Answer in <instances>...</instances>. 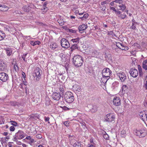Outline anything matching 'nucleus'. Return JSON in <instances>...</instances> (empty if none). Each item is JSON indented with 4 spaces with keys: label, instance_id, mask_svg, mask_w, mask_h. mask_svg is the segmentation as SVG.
I'll return each instance as SVG.
<instances>
[{
    "label": "nucleus",
    "instance_id": "f257e3e1",
    "mask_svg": "<svg viewBox=\"0 0 147 147\" xmlns=\"http://www.w3.org/2000/svg\"><path fill=\"white\" fill-rule=\"evenodd\" d=\"M73 61L74 65L78 67L81 66L82 64V58L80 55L74 56L73 59Z\"/></svg>",
    "mask_w": 147,
    "mask_h": 147
},
{
    "label": "nucleus",
    "instance_id": "f03ea898",
    "mask_svg": "<svg viewBox=\"0 0 147 147\" xmlns=\"http://www.w3.org/2000/svg\"><path fill=\"white\" fill-rule=\"evenodd\" d=\"M64 98L66 102L68 103L72 102L74 100L73 94L70 92H66L64 95Z\"/></svg>",
    "mask_w": 147,
    "mask_h": 147
},
{
    "label": "nucleus",
    "instance_id": "7ed1b4c3",
    "mask_svg": "<svg viewBox=\"0 0 147 147\" xmlns=\"http://www.w3.org/2000/svg\"><path fill=\"white\" fill-rule=\"evenodd\" d=\"M41 70L38 67L36 68L34 70L32 74L34 79L36 81H38L40 78L41 73H42Z\"/></svg>",
    "mask_w": 147,
    "mask_h": 147
},
{
    "label": "nucleus",
    "instance_id": "20e7f679",
    "mask_svg": "<svg viewBox=\"0 0 147 147\" xmlns=\"http://www.w3.org/2000/svg\"><path fill=\"white\" fill-rule=\"evenodd\" d=\"M25 134L24 132L21 130H19L16 133L13 138L14 141H17V140H21L25 137Z\"/></svg>",
    "mask_w": 147,
    "mask_h": 147
},
{
    "label": "nucleus",
    "instance_id": "39448f33",
    "mask_svg": "<svg viewBox=\"0 0 147 147\" xmlns=\"http://www.w3.org/2000/svg\"><path fill=\"white\" fill-rule=\"evenodd\" d=\"M117 75L119 77L121 82H124L126 80L127 76L124 73L120 71L117 73Z\"/></svg>",
    "mask_w": 147,
    "mask_h": 147
},
{
    "label": "nucleus",
    "instance_id": "423d86ee",
    "mask_svg": "<svg viewBox=\"0 0 147 147\" xmlns=\"http://www.w3.org/2000/svg\"><path fill=\"white\" fill-rule=\"evenodd\" d=\"M111 71L109 68H107L103 69L102 71V76L104 77H107V78L108 77L110 78Z\"/></svg>",
    "mask_w": 147,
    "mask_h": 147
},
{
    "label": "nucleus",
    "instance_id": "0eeeda50",
    "mask_svg": "<svg viewBox=\"0 0 147 147\" xmlns=\"http://www.w3.org/2000/svg\"><path fill=\"white\" fill-rule=\"evenodd\" d=\"M62 47L65 48H67L69 47L70 44L67 39L65 38L61 39V41Z\"/></svg>",
    "mask_w": 147,
    "mask_h": 147
},
{
    "label": "nucleus",
    "instance_id": "6e6552de",
    "mask_svg": "<svg viewBox=\"0 0 147 147\" xmlns=\"http://www.w3.org/2000/svg\"><path fill=\"white\" fill-rule=\"evenodd\" d=\"M139 115L140 118L143 121H147V111L140 112Z\"/></svg>",
    "mask_w": 147,
    "mask_h": 147
},
{
    "label": "nucleus",
    "instance_id": "1a4fd4ad",
    "mask_svg": "<svg viewBox=\"0 0 147 147\" xmlns=\"http://www.w3.org/2000/svg\"><path fill=\"white\" fill-rule=\"evenodd\" d=\"M9 78L8 75L4 72L0 73V80L3 82H6Z\"/></svg>",
    "mask_w": 147,
    "mask_h": 147
},
{
    "label": "nucleus",
    "instance_id": "9d476101",
    "mask_svg": "<svg viewBox=\"0 0 147 147\" xmlns=\"http://www.w3.org/2000/svg\"><path fill=\"white\" fill-rule=\"evenodd\" d=\"M136 135L139 136L140 137H144L146 135V131L144 130H136L135 131Z\"/></svg>",
    "mask_w": 147,
    "mask_h": 147
},
{
    "label": "nucleus",
    "instance_id": "9b49d317",
    "mask_svg": "<svg viewBox=\"0 0 147 147\" xmlns=\"http://www.w3.org/2000/svg\"><path fill=\"white\" fill-rule=\"evenodd\" d=\"M106 121L111 122L114 121L115 117L112 114H109L106 115L105 117Z\"/></svg>",
    "mask_w": 147,
    "mask_h": 147
},
{
    "label": "nucleus",
    "instance_id": "f8f14e48",
    "mask_svg": "<svg viewBox=\"0 0 147 147\" xmlns=\"http://www.w3.org/2000/svg\"><path fill=\"white\" fill-rule=\"evenodd\" d=\"M129 73L131 76L134 78L136 77L138 74V71L135 69H131L129 71Z\"/></svg>",
    "mask_w": 147,
    "mask_h": 147
},
{
    "label": "nucleus",
    "instance_id": "ddd939ff",
    "mask_svg": "<svg viewBox=\"0 0 147 147\" xmlns=\"http://www.w3.org/2000/svg\"><path fill=\"white\" fill-rule=\"evenodd\" d=\"M116 45L119 48L122 50H127L128 49V47L126 46H124L121 43L119 42H116Z\"/></svg>",
    "mask_w": 147,
    "mask_h": 147
},
{
    "label": "nucleus",
    "instance_id": "4468645a",
    "mask_svg": "<svg viewBox=\"0 0 147 147\" xmlns=\"http://www.w3.org/2000/svg\"><path fill=\"white\" fill-rule=\"evenodd\" d=\"M120 100L119 97L115 96L113 99V102L114 105L119 106L121 105Z\"/></svg>",
    "mask_w": 147,
    "mask_h": 147
},
{
    "label": "nucleus",
    "instance_id": "2eb2a0df",
    "mask_svg": "<svg viewBox=\"0 0 147 147\" xmlns=\"http://www.w3.org/2000/svg\"><path fill=\"white\" fill-rule=\"evenodd\" d=\"M116 14L120 19H124L127 17V16L125 13H122L121 12L119 11L117 12Z\"/></svg>",
    "mask_w": 147,
    "mask_h": 147
},
{
    "label": "nucleus",
    "instance_id": "dca6fc26",
    "mask_svg": "<svg viewBox=\"0 0 147 147\" xmlns=\"http://www.w3.org/2000/svg\"><path fill=\"white\" fill-rule=\"evenodd\" d=\"M53 99L55 100H59L60 97V94L57 92H54L52 95Z\"/></svg>",
    "mask_w": 147,
    "mask_h": 147
},
{
    "label": "nucleus",
    "instance_id": "f3484780",
    "mask_svg": "<svg viewBox=\"0 0 147 147\" xmlns=\"http://www.w3.org/2000/svg\"><path fill=\"white\" fill-rule=\"evenodd\" d=\"M88 54H90L92 57L96 58L98 57L99 55V53L97 51L94 50L92 51L90 53Z\"/></svg>",
    "mask_w": 147,
    "mask_h": 147
},
{
    "label": "nucleus",
    "instance_id": "a211bd4d",
    "mask_svg": "<svg viewBox=\"0 0 147 147\" xmlns=\"http://www.w3.org/2000/svg\"><path fill=\"white\" fill-rule=\"evenodd\" d=\"M88 27L87 25L85 24H82L78 28L79 31L81 33H82V31L86 29Z\"/></svg>",
    "mask_w": 147,
    "mask_h": 147
},
{
    "label": "nucleus",
    "instance_id": "6ab92c4d",
    "mask_svg": "<svg viewBox=\"0 0 147 147\" xmlns=\"http://www.w3.org/2000/svg\"><path fill=\"white\" fill-rule=\"evenodd\" d=\"M6 67V65L4 62L2 61H0V71H4Z\"/></svg>",
    "mask_w": 147,
    "mask_h": 147
},
{
    "label": "nucleus",
    "instance_id": "aec40b11",
    "mask_svg": "<svg viewBox=\"0 0 147 147\" xmlns=\"http://www.w3.org/2000/svg\"><path fill=\"white\" fill-rule=\"evenodd\" d=\"M4 50L6 51V53L7 56H9L12 54V50L11 48H5Z\"/></svg>",
    "mask_w": 147,
    "mask_h": 147
},
{
    "label": "nucleus",
    "instance_id": "412c9836",
    "mask_svg": "<svg viewBox=\"0 0 147 147\" xmlns=\"http://www.w3.org/2000/svg\"><path fill=\"white\" fill-rule=\"evenodd\" d=\"M110 78H109L106 77H104L102 76V77L101 79L100 82L102 84H105L107 82V80Z\"/></svg>",
    "mask_w": 147,
    "mask_h": 147
},
{
    "label": "nucleus",
    "instance_id": "4be33fe9",
    "mask_svg": "<svg viewBox=\"0 0 147 147\" xmlns=\"http://www.w3.org/2000/svg\"><path fill=\"white\" fill-rule=\"evenodd\" d=\"M57 47V45L54 42H52L50 46V48L53 50H55Z\"/></svg>",
    "mask_w": 147,
    "mask_h": 147
},
{
    "label": "nucleus",
    "instance_id": "5701e85b",
    "mask_svg": "<svg viewBox=\"0 0 147 147\" xmlns=\"http://www.w3.org/2000/svg\"><path fill=\"white\" fill-rule=\"evenodd\" d=\"M119 83L117 82H115L112 84V88L113 89H115L117 88L119 85Z\"/></svg>",
    "mask_w": 147,
    "mask_h": 147
},
{
    "label": "nucleus",
    "instance_id": "b1692460",
    "mask_svg": "<svg viewBox=\"0 0 147 147\" xmlns=\"http://www.w3.org/2000/svg\"><path fill=\"white\" fill-rule=\"evenodd\" d=\"M142 67L145 70H147V59L144 60L142 63Z\"/></svg>",
    "mask_w": 147,
    "mask_h": 147
},
{
    "label": "nucleus",
    "instance_id": "393cba45",
    "mask_svg": "<svg viewBox=\"0 0 147 147\" xmlns=\"http://www.w3.org/2000/svg\"><path fill=\"white\" fill-rule=\"evenodd\" d=\"M22 9L25 12H28L30 9V7L28 6H24Z\"/></svg>",
    "mask_w": 147,
    "mask_h": 147
},
{
    "label": "nucleus",
    "instance_id": "a878e982",
    "mask_svg": "<svg viewBox=\"0 0 147 147\" xmlns=\"http://www.w3.org/2000/svg\"><path fill=\"white\" fill-rule=\"evenodd\" d=\"M118 6L120 7L119 10H121L122 11H123L126 8V7L124 4L122 3L120 5H119Z\"/></svg>",
    "mask_w": 147,
    "mask_h": 147
},
{
    "label": "nucleus",
    "instance_id": "bb28decb",
    "mask_svg": "<svg viewBox=\"0 0 147 147\" xmlns=\"http://www.w3.org/2000/svg\"><path fill=\"white\" fill-rule=\"evenodd\" d=\"M5 37V35L4 32L0 30V41L3 40Z\"/></svg>",
    "mask_w": 147,
    "mask_h": 147
},
{
    "label": "nucleus",
    "instance_id": "cd10ccee",
    "mask_svg": "<svg viewBox=\"0 0 147 147\" xmlns=\"http://www.w3.org/2000/svg\"><path fill=\"white\" fill-rule=\"evenodd\" d=\"M8 9V7L5 5H1V8H0V10L4 11H6Z\"/></svg>",
    "mask_w": 147,
    "mask_h": 147
},
{
    "label": "nucleus",
    "instance_id": "c85d7f7f",
    "mask_svg": "<svg viewBox=\"0 0 147 147\" xmlns=\"http://www.w3.org/2000/svg\"><path fill=\"white\" fill-rule=\"evenodd\" d=\"M40 43V41L37 40L34 42L33 41H30V44L34 46L36 45H39Z\"/></svg>",
    "mask_w": 147,
    "mask_h": 147
},
{
    "label": "nucleus",
    "instance_id": "c756f323",
    "mask_svg": "<svg viewBox=\"0 0 147 147\" xmlns=\"http://www.w3.org/2000/svg\"><path fill=\"white\" fill-rule=\"evenodd\" d=\"M25 139L30 141L31 143H33L34 142V140L32 138L31 136H28L26 137Z\"/></svg>",
    "mask_w": 147,
    "mask_h": 147
},
{
    "label": "nucleus",
    "instance_id": "7c9ffc66",
    "mask_svg": "<svg viewBox=\"0 0 147 147\" xmlns=\"http://www.w3.org/2000/svg\"><path fill=\"white\" fill-rule=\"evenodd\" d=\"M81 144L80 142H76L73 145L74 147H81Z\"/></svg>",
    "mask_w": 147,
    "mask_h": 147
},
{
    "label": "nucleus",
    "instance_id": "2f4dec72",
    "mask_svg": "<svg viewBox=\"0 0 147 147\" xmlns=\"http://www.w3.org/2000/svg\"><path fill=\"white\" fill-rule=\"evenodd\" d=\"M110 1V0H106L102 2L100 4L101 5H105L108 3Z\"/></svg>",
    "mask_w": 147,
    "mask_h": 147
},
{
    "label": "nucleus",
    "instance_id": "473e14b6",
    "mask_svg": "<svg viewBox=\"0 0 147 147\" xmlns=\"http://www.w3.org/2000/svg\"><path fill=\"white\" fill-rule=\"evenodd\" d=\"M79 38H77L75 39H72L71 40V41L72 42H76V43H79Z\"/></svg>",
    "mask_w": 147,
    "mask_h": 147
},
{
    "label": "nucleus",
    "instance_id": "72a5a7b5",
    "mask_svg": "<svg viewBox=\"0 0 147 147\" xmlns=\"http://www.w3.org/2000/svg\"><path fill=\"white\" fill-rule=\"evenodd\" d=\"M97 107L95 106H92V108L90 110L91 112L93 113H94L97 111Z\"/></svg>",
    "mask_w": 147,
    "mask_h": 147
},
{
    "label": "nucleus",
    "instance_id": "f704fd0d",
    "mask_svg": "<svg viewBox=\"0 0 147 147\" xmlns=\"http://www.w3.org/2000/svg\"><path fill=\"white\" fill-rule=\"evenodd\" d=\"M78 49V46L76 44H73L71 47V49L72 50H73L75 49Z\"/></svg>",
    "mask_w": 147,
    "mask_h": 147
},
{
    "label": "nucleus",
    "instance_id": "c9c22d12",
    "mask_svg": "<svg viewBox=\"0 0 147 147\" xmlns=\"http://www.w3.org/2000/svg\"><path fill=\"white\" fill-rule=\"evenodd\" d=\"M22 14L21 11L19 10H16L13 13L14 15H17L18 14Z\"/></svg>",
    "mask_w": 147,
    "mask_h": 147
},
{
    "label": "nucleus",
    "instance_id": "e433bc0d",
    "mask_svg": "<svg viewBox=\"0 0 147 147\" xmlns=\"http://www.w3.org/2000/svg\"><path fill=\"white\" fill-rule=\"evenodd\" d=\"M68 31L69 32L72 33H75L77 32V30H73L72 29H69Z\"/></svg>",
    "mask_w": 147,
    "mask_h": 147
},
{
    "label": "nucleus",
    "instance_id": "4c0bfd02",
    "mask_svg": "<svg viewBox=\"0 0 147 147\" xmlns=\"http://www.w3.org/2000/svg\"><path fill=\"white\" fill-rule=\"evenodd\" d=\"M114 2L116 3H118L119 5H120L123 2L122 0H115L114 1Z\"/></svg>",
    "mask_w": 147,
    "mask_h": 147
},
{
    "label": "nucleus",
    "instance_id": "58836bf2",
    "mask_svg": "<svg viewBox=\"0 0 147 147\" xmlns=\"http://www.w3.org/2000/svg\"><path fill=\"white\" fill-rule=\"evenodd\" d=\"M131 29H132L134 30H135L136 28V25L134 23H132V25L130 27Z\"/></svg>",
    "mask_w": 147,
    "mask_h": 147
},
{
    "label": "nucleus",
    "instance_id": "ea45409f",
    "mask_svg": "<svg viewBox=\"0 0 147 147\" xmlns=\"http://www.w3.org/2000/svg\"><path fill=\"white\" fill-rule=\"evenodd\" d=\"M110 7V9L111 10H112V11H115V12L116 13V14H117V12L118 11H119V10H117L114 7Z\"/></svg>",
    "mask_w": 147,
    "mask_h": 147
},
{
    "label": "nucleus",
    "instance_id": "a19ab883",
    "mask_svg": "<svg viewBox=\"0 0 147 147\" xmlns=\"http://www.w3.org/2000/svg\"><path fill=\"white\" fill-rule=\"evenodd\" d=\"M127 88V87L126 85H123L122 87V91H123L124 92L125 91Z\"/></svg>",
    "mask_w": 147,
    "mask_h": 147
},
{
    "label": "nucleus",
    "instance_id": "79ce46f5",
    "mask_svg": "<svg viewBox=\"0 0 147 147\" xmlns=\"http://www.w3.org/2000/svg\"><path fill=\"white\" fill-rule=\"evenodd\" d=\"M59 90L60 91V93L59 94H63L64 93V89L63 88V87L62 86L61 87V86L59 88Z\"/></svg>",
    "mask_w": 147,
    "mask_h": 147
},
{
    "label": "nucleus",
    "instance_id": "37998d69",
    "mask_svg": "<svg viewBox=\"0 0 147 147\" xmlns=\"http://www.w3.org/2000/svg\"><path fill=\"white\" fill-rule=\"evenodd\" d=\"M126 133V131L125 130H122L121 133V136L122 137H124V135Z\"/></svg>",
    "mask_w": 147,
    "mask_h": 147
},
{
    "label": "nucleus",
    "instance_id": "c03bdc74",
    "mask_svg": "<svg viewBox=\"0 0 147 147\" xmlns=\"http://www.w3.org/2000/svg\"><path fill=\"white\" fill-rule=\"evenodd\" d=\"M58 22L61 26H62L64 24V21L61 20H58Z\"/></svg>",
    "mask_w": 147,
    "mask_h": 147
},
{
    "label": "nucleus",
    "instance_id": "a18cd8bd",
    "mask_svg": "<svg viewBox=\"0 0 147 147\" xmlns=\"http://www.w3.org/2000/svg\"><path fill=\"white\" fill-rule=\"evenodd\" d=\"M103 137L104 138L107 140L109 139V136L107 134H104L103 135Z\"/></svg>",
    "mask_w": 147,
    "mask_h": 147
},
{
    "label": "nucleus",
    "instance_id": "49530a36",
    "mask_svg": "<svg viewBox=\"0 0 147 147\" xmlns=\"http://www.w3.org/2000/svg\"><path fill=\"white\" fill-rule=\"evenodd\" d=\"M11 124L13 126H17V123L15 121H11Z\"/></svg>",
    "mask_w": 147,
    "mask_h": 147
},
{
    "label": "nucleus",
    "instance_id": "de8ad7c7",
    "mask_svg": "<svg viewBox=\"0 0 147 147\" xmlns=\"http://www.w3.org/2000/svg\"><path fill=\"white\" fill-rule=\"evenodd\" d=\"M10 104L12 106H15L17 105V103L16 102H11Z\"/></svg>",
    "mask_w": 147,
    "mask_h": 147
},
{
    "label": "nucleus",
    "instance_id": "09e8293b",
    "mask_svg": "<svg viewBox=\"0 0 147 147\" xmlns=\"http://www.w3.org/2000/svg\"><path fill=\"white\" fill-rule=\"evenodd\" d=\"M9 129L10 131H13L15 130V128L13 126H12L10 127Z\"/></svg>",
    "mask_w": 147,
    "mask_h": 147
},
{
    "label": "nucleus",
    "instance_id": "8fccbe9b",
    "mask_svg": "<svg viewBox=\"0 0 147 147\" xmlns=\"http://www.w3.org/2000/svg\"><path fill=\"white\" fill-rule=\"evenodd\" d=\"M76 90L78 92H80L81 90V88L80 86H78L76 87Z\"/></svg>",
    "mask_w": 147,
    "mask_h": 147
},
{
    "label": "nucleus",
    "instance_id": "3c124183",
    "mask_svg": "<svg viewBox=\"0 0 147 147\" xmlns=\"http://www.w3.org/2000/svg\"><path fill=\"white\" fill-rule=\"evenodd\" d=\"M14 68L15 71H17L18 70V67L17 65H14Z\"/></svg>",
    "mask_w": 147,
    "mask_h": 147
},
{
    "label": "nucleus",
    "instance_id": "603ef678",
    "mask_svg": "<svg viewBox=\"0 0 147 147\" xmlns=\"http://www.w3.org/2000/svg\"><path fill=\"white\" fill-rule=\"evenodd\" d=\"M45 120V121H48L49 123V117H44Z\"/></svg>",
    "mask_w": 147,
    "mask_h": 147
},
{
    "label": "nucleus",
    "instance_id": "864d4df0",
    "mask_svg": "<svg viewBox=\"0 0 147 147\" xmlns=\"http://www.w3.org/2000/svg\"><path fill=\"white\" fill-rule=\"evenodd\" d=\"M88 16H89V15H88V14L87 13H86L84 14V15L83 17H84V18H88Z\"/></svg>",
    "mask_w": 147,
    "mask_h": 147
},
{
    "label": "nucleus",
    "instance_id": "5fc2aeb1",
    "mask_svg": "<svg viewBox=\"0 0 147 147\" xmlns=\"http://www.w3.org/2000/svg\"><path fill=\"white\" fill-rule=\"evenodd\" d=\"M27 55V54H24L22 56V58L23 59V60L24 61H25V59L26 57V55Z\"/></svg>",
    "mask_w": 147,
    "mask_h": 147
},
{
    "label": "nucleus",
    "instance_id": "6e6d98bb",
    "mask_svg": "<svg viewBox=\"0 0 147 147\" xmlns=\"http://www.w3.org/2000/svg\"><path fill=\"white\" fill-rule=\"evenodd\" d=\"M47 4V2H44L43 4V6L44 7V9H45V8H47L46 6Z\"/></svg>",
    "mask_w": 147,
    "mask_h": 147
},
{
    "label": "nucleus",
    "instance_id": "4d7b16f0",
    "mask_svg": "<svg viewBox=\"0 0 147 147\" xmlns=\"http://www.w3.org/2000/svg\"><path fill=\"white\" fill-rule=\"evenodd\" d=\"M100 8L101 10H105L106 9V6L105 5H103L102 7H101Z\"/></svg>",
    "mask_w": 147,
    "mask_h": 147
},
{
    "label": "nucleus",
    "instance_id": "13d9d810",
    "mask_svg": "<svg viewBox=\"0 0 147 147\" xmlns=\"http://www.w3.org/2000/svg\"><path fill=\"white\" fill-rule=\"evenodd\" d=\"M144 87L146 89H147V80L146 81V83L144 84Z\"/></svg>",
    "mask_w": 147,
    "mask_h": 147
},
{
    "label": "nucleus",
    "instance_id": "bf43d9fd",
    "mask_svg": "<svg viewBox=\"0 0 147 147\" xmlns=\"http://www.w3.org/2000/svg\"><path fill=\"white\" fill-rule=\"evenodd\" d=\"M139 76L141 77L143 75V73L142 71L139 72Z\"/></svg>",
    "mask_w": 147,
    "mask_h": 147
},
{
    "label": "nucleus",
    "instance_id": "052dcab7",
    "mask_svg": "<svg viewBox=\"0 0 147 147\" xmlns=\"http://www.w3.org/2000/svg\"><path fill=\"white\" fill-rule=\"evenodd\" d=\"M80 124L84 128L85 127V123H80Z\"/></svg>",
    "mask_w": 147,
    "mask_h": 147
},
{
    "label": "nucleus",
    "instance_id": "680f3d73",
    "mask_svg": "<svg viewBox=\"0 0 147 147\" xmlns=\"http://www.w3.org/2000/svg\"><path fill=\"white\" fill-rule=\"evenodd\" d=\"M138 70L139 72L142 71V68L140 66H138Z\"/></svg>",
    "mask_w": 147,
    "mask_h": 147
},
{
    "label": "nucleus",
    "instance_id": "e2e57ef3",
    "mask_svg": "<svg viewBox=\"0 0 147 147\" xmlns=\"http://www.w3.org/2000/svg\"><path fill=\"white\" fill-rule=\"evenodd\" d=\"M115 2H114V1L111 2L110 3V5H111V6H113L114 4V3Z\"/></svg>",
    "mask_w": 147,
    "mask_h": 147
},
{
    "label": "nucleus",
    "instance_id": "0e129e2a",
    "mask_svg": "<svg viewBox=\"0 0 147 147\" xmlns=\"http://www.w3.org/2000/svg\"><path fill=\"white\" fill-rule=\"evenodd\" d=\"M8 134V133L7 132H4L3 133V135L4 136H7Z\"/></svg>",
    "mask_w": 147,
    "mask_h": 147
},
{
    "label": "nucleus",
    "instance_id": "69168bd1",
    "mask_svg": "<svg viewBox=\"0 0 147 147\" xmlns=\"http://www.w3.org/2000/svg\"><path fill=\"white\" fill-rule=\"evenodd\" d=\"M22 75L24 77V78H25L26 76L25 74V73L24 72H22Z\"/></svg>",
    "mask_w": 147,
    "mask_h": 147
},
{
    "label": "nucleus",
    "instance_id": "338daca9",
    "mask_svg": "<svg viewBox=\"0 0 147 147\" xmlns=\"http://www.w3.org/2000/svg\"><path fill=\"white\" fill-rule=\"evenodd\" d=\"M22 146L23 147H27V145L24 144H22Z\"/></svg>",
    "mask_w": 147,
    "mask_h": 147
},
{
    "label": "nucleus",
    "instance_id": "774afa93",
    "mask_svg": "<svg viewBox=\"0 0 147 147\" xmlns=\"http://www.w3.org/2000/svg\"><path fill=\"white\" fill-rule=\"evenodd\" d=\"M67 122L66 121L64 122V125H65L66 126H67Z\"/></svg>",
    "mask_w": 147,
    "mask_h": 147
}]
</instances>
